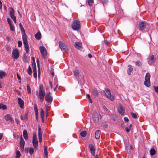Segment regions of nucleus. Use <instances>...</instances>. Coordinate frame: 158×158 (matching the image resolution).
<instances>
[{"mask_svg":"<svg viewBox=\"0 0 158 158\" xmlns=\"http://www.w3.org/2000/svg\"><path fill=\"white\" fill-rule=\"evenodd\" d=\"M20 28L22 32H23L24 33V34H23L22 35V38L26 53H28L29 52V47L27 40V36L25 34V31L23 27H21Z\"/></svg>","mask_w":158,"mask_h":158,"instance_id":"obj_1","label":"nucleus"},{"mask_svg":"<svg viewBox=\"0 0 158 158\" xmlns=\"http://www.w3.org/2000/svg\"><path fill=\"white\" fill-rule=\"evenodd\" d=\"M45 95V92L43 85L42 84L40 85L39 86V92L38 97L40 98L41 102L44 101Z\"/></svg>","mask_w":158,"mask_h":158,"instance_id":"obj_2","label":"nucleus"},{"mask_svg":"<svg viewBox=\"0 0 158 158\" xmlns=\"http://www.w3.org/2000/svg\"><path fill=\"white\" fill-rule=\"evenodd\" d=\"M80 22L77 20H75L72 24V27L74 30H77L80 28Z\"/></svg>","mask_w":158,"mask_h":158,"instance_id":"obj_3","label":"nucleus"},{"mask_svg":"<svg viewBox=\"0 0 158 158\" xmlns=\"http://www.w3.org/2000/svg\"><path fill=\"white\" fill-rule=\"evenodd\" d=\"M149 26L148 23L145 21L139 22V30L142 31L143 29L146 28Z\"/></svg>","mask_w":158,"mask_h":158,"instance_id":"obj_4","label":"nucleus"},{"mask_svg":"<svg viewBox=\"0 0 158 158\" xmlns=\"http://www.w3.org/2000/svg\"><path fill=\"white\" fill-rule=\"evenodd\" d=\"M32 144L35 149V150L37 149L38 148V140L36 136L35 133L33 134Z\"/></svg>","mask_w":158,"mask_h":158,"instance_id":"obj_5","label":"nucleus"},{"mask_svg":"<svg viewBox=\"0 0 158 158\" xmlns=\"http://www.w3.org/2000/svg\"><path fill=\"white\" fill-rule=\"evenodd\" d=\"M59 46L61 51L63 52H67L68 51V49L66 45L61 41L59 42Z\"/></svg>","mask_w":158,"mask_h":158,"instance_id":"obj_6","label":"nucleus"},{"mask_svg":"<svg viewBox=\"0 0 158 158\" xmlns=\"http://www.w3.org/2000/svg\"><path fill=\"white\" fill-rule=\"evenodd\" d=\"M156 60V56L152 55L148 58V62L150 65H152V63Z\"/></svg>","mask_w":158,"mask_h":158,"instance_id":"obj_7","label":"nucleus"},{"mask_svg":"<svg viewBox=\"0 0 158 158\" xmlns=\"http://www.w3.org/2000/svg\"><path fill=\"white\" fill-rule=\"evenodd\" d=\"M51 93L50 92L47 93L45 94V100L48 103H51L52 101V97L51 96Z\"/></svg>","mask_w":158,"mask_h":158,"instance_id":"obj_8","label":"nucleus"},{"mask_svg":"<svg viewBox=\"0 0 158 158\" xmlns=\"http://www.w3.org/2000/svg\"><path fill=\"white\" fill-rule=\"evenodd\" d=\"M40 50L42 55V56L45 58L47 55V52L46 48L44 46H40Z\"/></svg>","mask_w":158,"mask_h":158,"instance_id":"obj_9","label":"nucleus"},{"mask_svg":"<svg viewBox=\"0 0 158 158\" xmlns=\"http://www.w3.org/2000/svg\"><path fill=\"white\" fill-rule=\"evenodd\" d=\"M105 94L107 97L111 101L114 100V97L113 95H111V93L108 89H105Z\"/></svg>","mask_w":158,"mask_h":158,"instance_id":"obj_10","label":"nucleus"},{"mask_svg":"<svg viewBox=\"0 0 158 158\" xmlns=\"http://www.w3.org/2000/svg\"><path fill=\"white\" fill-rule=\"evenodd\" d=\"M12 56L16 59H17L19 57V54L18 50L17 49H13Z\"/></svg>","mask_w":158,"mask_h":158,"instance_id":"obj_11","label":"nucleus"},{"mask_svg":"<svg viewBox=\"0 0 158 158\" xmlns=\"http://www.w3.org/2000/svg\"><path fill=\"white\" fill-rule=\"evenodd\" d=\"M25 145V141L23 138L22 136L21 135L20 139V145L21 149H23L24 148Z\"/></svg>","mask_w":158,"mask_h":158,"instance_id":"obj_12","label":"nucleus"},{"mask_svg":"<svg viewBox=\"0 0 158 158\" xmlns=\"http://www.w3.org/2000/svg\"><path fill=\"white\" fill-rule=\"evenodd\" d=\"M89 148L91 154L94 156H95V149L94 146L92 144H89Z\"/></svg>","mask_w":158,"mask_h":158,"instance_id":"obj_13","label":"nucleus"},{"mask_svg":"<svg viewBox=\"0 0 158 158\" xmlns=\"http://www.w3.org/2000/svg\"><path fill=\"white\" fill-rule=\"evenodd\" d=\"M18 99L20 107L22 109L23 108L24 105L23 101L20 98H18Z\"/></svg>","mask_w":158,"mask_h":158,"instance_id":"obj_14","label":"nucleus"},{"mask_svg":"<svg viewBox=\"0 0 158 158\" xmlns=\"http://www.w3.org/2000/svg\"><path fill=\"white\" fill-rule=\"evenodd\" d=\"M118 111L119 114L121 115H123L124 113V108L122 106H119L118 107Z\"/></svg>","mask_w":158,"mask_h":158,"instance_id":"obj_15","label":"nucleus"},{"mask_svg":"<svg viewBox=\"0 0 158 158\" xmlns=\"http://www.w3.org/2000/svg\"><path fill=\"white\" fill-rule=\"evenodd\" d=\"M93 117L94 120L96 122H98L99 121V115L97 113H94Z\"/></svg>","mask_w":158,"mask_h":158,"instance_id":"obj_16","label":"nucleus"},{"mask_svg":"<svg viewBox=\"0 0 158 158\" xmlns=\"http://www.w3.org/2000/svg\"><path fill=\"white\" fill-rule=\"evenodd\" d=\"M38 138L39 141L41 142L42 141V132L41 129L40 127L38 128Z\"/></svg>","mask_w":158,"mask_h":158,"instance_id":"obj_17","label":"nucleus"},{"mask_svg":"<svg viewBox=\"0 0 158 158\" xmlns=\"http://www.w3.org/2000/svg\"><path fill=\"white\" fill-rule=\"evenodd\" d=\"M5 118L6 121L10 120V122H12L13 121V119L11 117L9 114L6 115L5 116Z\"/></svg>","mask_w":158,"mask_h":158,"instance_id":"obj_18","label":"nucleus"},{"mask_svg":"<svg viewBox=\"0 0 158 158\" xmlns=\"http://www.w3.org/2000/svg\"><path fill=\"white\" fill-rule=\"evenodd\" d=\"M101 134V132L99 130H97L95 133V137L96 139H98L100 137Z\"/></svg>","mask_w":158,"mask_h":158,"instance_id":"obj_19","label":"nucleus"},{"mask_svg":"<svg viewBox=\"0 0 158 158\" xmlns=\"http://www.w3.org/2000/svg\"><path fill=\"white\" fill-rule=\"evenodd\" d=\"M23 136L25 139H28V136L27 131L26 130H24L23 132Z\"/></svg>","mask_w":158,"mask_h":158,"instance_id":"obj_20","label":"nucleus"},{"mask_svg":"<svg viewBox=\"0 0 158 158\" xmlns=\"http://www.w3.org/2000/svg\"><path fill=\"white\" fill-rule=\"evenodd\" d=\"M41 34L38 31L36 34L35 35V38L37 40H40L41 39Z\"/></svg>","mask_w":158,"mask_h":158,"instance_id":"obj_21","label":"nucleus"},{"mask_svg":"<svg viewBox=\"0 0 158 158\" xmlns=\"http://www.w3.org/2000/svg\"><path fill=\"white\" fill-rule=\"evenodd\" d=\"M150 154L151 156L154 155L156 153V150L154 147H152L150 151Z\"/></svg>","mask_w":158,"mask_h":158,"instance_id":"obj_22","label":"nucleus"},{"mask_svg":"<svg viewBox=\"0 0 158 158\" xmlns=\"http://www.w3.org/2000/svg\"><path fill=\"white\" fill-rule=\"evenodd\" d=\"M6 73L2 71H0V78L2 79L6 75Z\"/></svg>","mask_w":158,"mask_h":158,"instance_id":"obj_23","label":"nucleus"},{"mask_svg":"<svg viewBox=\"0 0 158 158\" xmlns=\"http://www.w3.org/2000/svg\"><path fill=\"white\" fill-rule=\"evenodd\" d=\"M126 150L127 152H129L130 151L133 149V148L131 145L127 144L126 146Z\"/></svg>","mask_w":158,"mask_h":158,"instance_id":"obj_24","label":"nucleus"},{"mask_svg":"<svg viewBox=\"0 0 158 158\" xmlns=\"http://www.w3.org/2000/svg\"><path fill=\"white\" fill-rule=\"evenodd\" d=\"M75 47L77 49H79L81 47V44L79 42H77L75 44Z\"/></svg>","mask_w":158,"mask_h":158,"instance_id":"obj_25","label":"nucleus"},{"mask_svg":"<svg viewBox=\"0 0 158 158\" xmlns=\"http://www.w3.org/2000/svg\"><path fill=\"white\" fill-rule=\"evenodd\" d=\"M128 67H129V68L127 69V74L130 75L131 74V72L132 71L133 69L131 68V65H128Z\"/></svg>","mask_w":158,"mask_h":158,"instance_id":"obj_26","label":"nucleus"},{"mask_svg":"<svg viewBox=\"0 0 158 158\" xmlns=\"http://www.w3.org/2000/svg\"><path fill=\"white\" fill-rule=\"evenodd\" d=\"M144 84L147 87H149L150 85V81L145 80L144 82Z\"/></svg>","mask_w":158,"mask_h":158,"instance_id":"obj_27","label":"nucleus"},{"mask_svg":"<svg viewBox=\"0 0 158 158\" xmlns=\"http://www.w3.org/2000/svg\"><path fill=\"white\" fill-rule=\"evenodd\" d=\"M150 74L149 73H147L145 77V80H150Z\"/></svg>","mask_w":158,"mask_h":158,"instance_id":"obj_28","label":"nucleus"},{"mask_svg":"<svg viewBox=\"0 0 158 158\" xmlns=\"http://www.w3.org/2000/svg\"><path fill=\"white\" fill-rule=\"evenodd\" d=\"M7 109V106L6 105H3L2 104H0V109L4 110Z\"/></svg>","mask_w":158,"mask_h":158,"instance_id":"obj_29","label":"nucleus"},{"mask_svg":"<svg viewBox=\"0 0 158 158\" xmlns=\"http://www.w3.org/2000/svg\"><path fill=\"white\" fill-rule=\"evenodd\" d=\"M87 132L86 131H82L80 133L81 136L82 137H85L87 134Z\"/></svg>","mask_w":158,"mask_h":158,"instance_id":"obj_30","label":"nucleus"},{"mask_svg":"<svg viewBox=\"0 0 158 158\" xmlns=\"http://www.w3.org/2000/svg\"><path fill=\"white\" fill-rule=\"evenodd\" d=\"M27 73L29 75H31L32 73L31 68L30 66H29L27 70Z\"/></svg>","mask_w":158,"mask_h":158,"instance_id":"obj_31","label":"nucleus"},{"mask_svg":"<svg viewBox=\"0 0 158 158\" xmlns=\"http://www.w3.org/2000/svg\"><path fill=\"white\" fill-rule=\"evenodd\" d=\"M92 93L94 95V96L97 95L98 94V91L97 90L95 89H93L92 91Z\"/></svg>","mask_w":158,"mask_h":158,"instance_id":"obj_32","label":"nucleus"},{"mask_svg":"<svg viewBox=\"0 0 158 158\" xmlns=\"http://www.w3.org/2000/svg\"><path fill=\"white\" fill-rule=\"evenodd\" d=\"M32 64L33 72L36 71V68L35 63V64H33V63H32Z\"/></svg>","mask_w":158,"mask_h":158,"instance_id":"obj_33","label":"nucleus"},{"mask_svg":"<svg viewBox=\"0 0 158 158\" xmlns=\"http://www.w3.org/2000/svg\"><path fill=\"white\" fill-rule=\"evenodd\" d=\"M135 64L136 66H140L142 64L141 62H140L139 60H138L136 61L135 62Z\"/></svg>","mask_w":158,"mask_h":158,"instance_id":"obj_34","label":"nucleus"},{"mask_svg":"<svg viewBox=\"0 0 158 158\" xmlns=\"http://www.w3.org/2000/svg\"><path fill=\"white\" fill-rule=\"evenodd\" d=\"M34 152V149L33 148L30 147L29 148V153L31 155H32Z\"/></svg>","mask_w":158,"mask_h":158,"instance_id":"obj_35","label":"nucleus"},{"mask_svg":"<svg viewBox=\"0 0 158 158\" xmlns=\"http://www.w3.org/2000/svg\"><path fill=\"white\" fill-rule=\"evenodd\" d=\"M41 112H40V116L41 118H42L44 116V112L43 110V109L41 108Z\"/></svg>","mask_w":158,"mask_h":158,"instance_id":"obj_36","label":"nucleus"},{"mask_svg":"<svg viewBox=\"0 0 158 158\" xmlns=\"http://www.w3.org/2000/svg\"><path fill=\"white\" fill-rule=\"evenodd\" d=\"M73 72L75 76H78L79 74V71L77 69H75L73 71Z\"/></svg>","mask_w":158,"mask_h":158,"instance_id":"obj_37","label":"nucleus"},{"mask_svg":"<svg viewBox=\"0 0 158 158\" xmlns=\"http://www.w3.org/2000/svg\"><path fill=\"white\" fill-rule=\"evenodd\" d=\"M16 158H19V157L20 156V152L19 151H16Z\"/></svg>","mask_w":158,"mask_h":158,"instance_id":"obj_38","label":"nucleus"},{"mask_svg":"<svg viewBox=\"0 0 158 158\" xmlns=\"http://www.w3.org/2000/svg\"><path fill=\"white\" fill-rule=\"evenodd\" d=\"M27 88L28 93L30 94L31 93V89L30 86L28 84L27 85Z\"/></svg>","mask_w":158,"mask_h":158,"instance_id":"obj_39","label":"nucleus"},{"mask_svg":"<svg viewBox=\"0 0 158 158\" xmlns=\"http://www.w3.org/2000/svg\"><path fill=\"white\" fill-rule=\"evenodd\" d=\"M99 1H100L104 5L107 2V0H99Z\"/></svg>","mask_w":158,"mask_h":158,"instance_id":"obj_40","label":"nucleus"},{"mask_svg":"<svg viewBox=\"0 0 158 158\" xmlns=\"http://www.w3.org/2000/svg\"><path fill=\"white\" fill-rule=\"evenodd\" d=\"M9 26L10 30L12 31H14L15 30V28L12 24L9 25Z\"/></svg>","mask_w":158,"mask_h":158,"instance_id":"obj_41","label":"nucleus"},{"mask_svg":"<svg viewBox=\"0 0 158 158\" xmlns=\"http://www.w3.org/2000/svg\"><path fill=\"white\" fill-rule=\"evenodd\" d=\"M14 9L12 8H11V10L10 11V15H14Z\"/></svg>","mask_w":158,"mask_h":158,"instance_id":"obj_42","label":"nucleus"},{"mask_svg":"<svg viewBox=\"0 0 158 158\" xmlns=\"http://www.w3.org/2000/svg\"><path fill=\"white\" fill-rule=\"evenodd\" d=\"M131 115L133 117V118H137V116L136 114H135L134 113H131Z\"/></svg>","mask_w":158,"mask_h":158,"instance_id":"obj_43","label":"nucleus"},{"mask_svg":"<svg viewBox=\"0 0 158 158\" xmlns=\"http://www.w3.org/2000/svg\"><path fill=\"white\" fill-rule=\"evenodd\" d=\"M7 21L8 22V24H9V25L12 24H11L12 21L9 18H7Z\"/></svg>","mask_w":158,"mask_h":158,"instance_id":"obj_44","label":"nucleus"},{"mask_svg":"<svg viewBox=\"0 0 158 158\" xmlns=\"http://www.w3.org/2000/svg\"><path fill=\"white\" fill-rule=\"evenodd\" d=\"M93 2V0H89L88 1V3L90 6H91L92 5L91 3Z\"/></svg>","mask_w":158,"mask_h":158,"instance_id":"obj_45","label":"nucleus"},{"mask_svg":"<svg viewBox=\"0 0 158 158\" xmlns=\"http://www.w3.org/2000/svg\"><path fill=\"white\" fill-rule=\"evenodd\" d=\"M27 114L28 113L27 112H25L24 114V118L25 119H27Z\"/></svg>","mask_w":158,"mask_h":158,"instance_id":"obj_46","label":"nucleus"},{"mask_svg":"<svg viewBox=\"0 0 158 158\" xmlns=\"http://www.w3.org/2000/svg\"><path fill=\"white\" fill-rule=\"evenodd\" d=\"M18 45L19 47H21L22 45V42L21 41H18Z\"/></svg>","mask_w":158,"mask_h":158,"instance_id":"obj_47","label":"nucleus"},{"mask_svg":"<svg viewBox=\"0 0 158 158\" xmlns=\"http://www.w3.org/2000/svg\"><path fill=\"white\" fill-rule=\"evenodd\" d=\"M154 88L155 90V92L158 93V86L157 87L154 86Z\"/></svg>","mask_w":158,"mask_h":158,"instance_id":"obj_48","label":"nucleus"},{"mask_svg":"<svg viewBox=\"0 0 158 158\" xmlns=\"http://www.w3.org/2000/svg\"><path fill=\"white\" fill-rule=\"evenodd\" d=\"M10 17L11 18L13 19H14L15 18H16V17L15 16V15L14 14V15H10Z\"/></svg>","mask_w":158,"mask_h":158,"instance_id":"obj_49","label":"nucleus"},{"mask_svg":"<svg viewBox=\"0 0 158 158\" xmlns=\"http://www.w3.org/2000/svg\"><path fill=\"white\" fill-rule=\"evenodd\" d=\"M33 76L35 78H36L37 77V71L33 72Z\"/></svg>","mask_w":158,"mask_h":158,"instance_id":"obj_50","label":"nucleus"},{"mask_svg":"<svg viewBox=\"0 0 158 158\" xmlns=\"http://www.w3.org/2000/svg\"><path fill=\"white\" fill-rule=\"evenodd\" d=\"M115 116L114 115H113L111 116V119H112L114 121H115L116 120V119L114 117H115Z\"/></svg>","mask_w":158,"mask_h":158,"instance_id":"obj_51","label":"nucleus"},{"mask_svg":"<svg viewBox=\"0 0 158 158\" xmlns=\"http://www.w3.org/2000/svg\"><path fill=\"white\" fill-rule=\"evenodd\" d=\"M125 130L127 132H129L130 131V128H128L127 127H126Z\"/></svg>","mask_w":158,"mask_h":158,"instance_id":"obj_52","label":"nucleus"},{"mask_svg":"<svg viewBox=\"0 0 158 158\" xmlns=\"http://www.w3.org/2000/svg\"><path fill=\"white\" fill-rule=\"evenodd\" d=\"M44 154L45 155L47 158L48 157V154L47 151H44Z\"/></svg>","mask_w":158,"mask_h":158,"instance_id":"obj_53","label":"nucleus"},{"mask_svg":"<svg viewBox=\"0 0 158 158\" xmlns=\"http://www.w3.org/2000/svg\"><path fill=\"white\" fill-rule=\"evenodd\" d=\"M34 109L35 111L38 110L37 107V106L36 105H35L34 106Z\"/></svg>","mask_w":158,"mask_h":158,"instance_id":"obj_54","label":"nucleus"},{"mask_svg":"<svg viewBox=\"0 0 158 158\" xmlns=\"http://www.w3.org/2000/svg\"><path fill=\"white\" fill-rule=\"evenodd\" d=\"M124 119L125 121H129V119L128 118L126 117H125L124 118Z\"/></svg>","mask_w":158,"mask_h":158,"instance_id":"obj_55","label":"nucleus"},{"mask_svg":"<svg viewBox=\"0 0 158 158\" xmlns=\"http://www.w3.org/2000/svg\"><path fill=\"white\" fill-rule=\"evenodd\" d=\"M35 114L36 117H38V111H35Z\"/></svg>","mask_w":158,"mask_h":158,"instance_id":"obj_56","label":"nucleus"},{"mask_svg":"<svg viewBox=\"0 0 158 158\" xmlns=\"http://www.w3.org/2000/svg\"><path fill=\"white\" fill-rule=\"evenodd\" d=\"M54 83H55V84L56 85L55 88L54 89V91H55L56 89L57 88V87L58 86V84H56V83L55 82H54Z\"/></svg>","mask_w":158,"mask_h":158,"instance_id":"obj_57","label":"nucleus"},{"mask_svg":"<svg viewBox=\"0 0 158 158\" xmlns=\"http://www.w3.org/2000/svg\"><path fill=\"white\" fill-rule=\"evenodd\" d=\"M2 4L1 2H0V10H1L2 9Z\"/></svg>","mask_w":158,"mask_h":158,"instance_id":"obj_58","label":"nucleus"},{"mask_svg":"<svg viewBox=\"0 0 158 158\" xmlns=\"http://www.w3.org/2000/svg\"><path fill=\"white\" fill-rule=\"evenodd\" d=\"M17 75L18 79L19 80H21V78L20 77V76H19V74L18 73H17Z\"/></svg>","mask_w":158,"mask_h":158,"instance_id":"obj_59","label":"nucleus"},{"mask_svg":"<svg viewBox=\"0 0 158 158\" xmlns=\"http://www.w3.org/2000/svg\"><path fill=\"white\" fill-rule=\"evenodd\" d=\"M49 84L50 85V87L51 88V89H52V82L50 81H49Z\"/></svg>","mask_w":158,"mask_h":158,"instance_id":"obj_60","label":"nucleus"},{"mask_svg":"<svg viewBox=\"0 0 158 158\" xmlns=\"http://www.w3.org/2000/svg\"><path fill=\"white\" fill-rule=\"evenodd\" d=\"M88 56L90 58H92V56L90 54H88Z\"/></svg>","mask_w":158,"mask_h":158,"instance_id":"obj_61","label":"nucleus"},{"mask_svg":"<svg viewBox=\"0 0 158 158\" xmlns=\"http://www.w3.org/2000/svg\"><path fill=\"white\" fill-rule=\"evenodd\" d=\"M105 44L106 45V46H107L109 44V42L108 41H106L105 42Z\"/></svg>","mask_w":158,"mask_h":158,"instance_id":"obj_62","label":"nucleus"},{"mask_svg":"<svg viewBox=\"0 0 158 158\" xmlns=\"http://www.w3.org/2000/svg\"><path fill=\"white\" fill-rule=\"evenodd\" d=\"M44 151H47V147H45L44 148Z\"/></svg>","mask_w":158,"mask_h":158,"instance_id":"obj_63","label":"nucleus"},{"mask_svg":"<svg viewBox=\"0 0 158 158\" xmlns=\"http://www.w3.org/2000/svg\"><path fill=\"white\" fill-rule=\"evenodd\" d=\"M3 134L2 133H0V140H1V139L2 138V137H3Z\"/></svg>","mask_w":158,"mask_h":158,"instance_id":"obj_64","label":"nucleus"}]
</instances>
